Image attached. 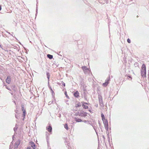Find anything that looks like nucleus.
<instances>
[{"mask_svg":"<svg viewBox=\"0 0 149 149\" xmlns=\"http://www.w3.org/2000/svg\"><path fill=\"white\" fill-rule=\"evenodd\" d=\"M129 78H131V79H132V77H131V76H127V79H129Z\"/></svg>","mask_w":149,"mask_h":149,"instance_id":"nucleus-19","label":"nucleus"},{"mask_svg":"<svg viewBox=\"0 0 149 149\" xmlns=\"http://www.w3.org/2000/svg\"><path fill=\"white\" fill-rule=\"evenodd\" d=\"M22 111H23V112H26V111L23 106H22Z\"/></svg>","mask_w":149,"mask_h":149,"instance_id":"nucleus-15","label":"nucleus"},{"mask_svg":"<svg viewBox=\"0 0 149 149\" xmlns=\"http://www.w3.org/2000/svg\"><path fill=\"white\" fill-rule=\"evenodd\" d=\"M65 94L66 96V97H68V96L67 94V93L66 92H65Z\"/></svg>","mask_w":149,"mask_h":149,"instance_id":"nucleus-20","label":"nucleus"},{"mask_svg":"<svg viewBox=\"0 0 149 149\" xmlns=\"http://www.w3.org/2000/svg\"><path fill=\"white\" fill-rule=\"evenodd\" d=\"M27 149H31L30 148V147H27Z\"/></svg>","mask_w":149,"mask_h":149,"instance_id":"nucleus-25","label":"nucleus"},{"mask_svg":"<svg viewBox=\"0 0 149 149\" xmlns=\"http://www.w3.org/2000/svg\"><path fill=\"white\" fill-rule=\"evenodd\" d=\"M30 145H31V147H32L33 149H35V146L33 142L32 141L30 142Z\"/></svg>","mask_w":149,"mask_h":149,"instance_id":"nucleus-7","label":"nucleus"},{"mask_svg":"<svg viewBox=\"0 0 149 149\" xmlns=\"http://www.w3.org/2000/svg\"><path fill=\"white\" fill-rule=\"evenodd\" d=\"M22 116L24 117V118L26 116V112H23Z\"/></svg>","mask_w":149,"mask_h":149,"instance_id":"nucleus-16","label":"nucleus"},{"mask_svg":"<svg viewBox=\"0 0 149 149\" xmlns=\"http://www.w3.org/2000/svg\"><path fill=\"white\" fill-rule=\"evenodd\" d=\"M102 120L103 121L104 127L107 130L108 129V124L107 120L105 118L104 114L102 113L101 114Z\"/></svg>","mask_w":149,"mask_h":149,"instance_id":"nucleus-1","label":"nucleus"},{"mask_svg":"<svg viewBox=\"0 0 149 149\" xmlns=\"http://www.w3.org/2000/svg\"><path fill=\"white\" fill-rule=\"evenodd\" d=\"M75 120L77 122H81L82 120L81 119L75 118Z\"/></svg>","mask_w":149,"mask_h":149,"instance_id":"nucleus-11","label":"nucleus"},{"mask_svg":"<svg viewBox=\"0 0 149 149\" xmlns=\"http://www.w3.org/2000/svg\"><path fill=\"white\" fill-rule=\"evenodd\" d=\"M82 104H84V105H85V104H88L87 103L84 102H83V103H82Z\"/></svg>","mask_w":149,"mask_h":149,"instance_id":"nucleus-21","label":"nucleus"},{"mask_svg":"<svg viewBox=\"0 0 149 149\" xmlns=\"http://www.w3.org/2000/svg\"><path fill=\"white\" fill-rule=\"evenodd\" d=\"M89 111L90 112H91V110H89Z\"/></svg>","mask_w":149,"mask_h":149,"instance_id":"nucleus-26","label":"nucleus"},{"mask_svg":"<svg viewBox=\"0 0 149 149\" xmlns=\"http://www.w3.org/2000/svg\"><path fill=\"white\" fill-rule=\"evenodd\" d=\"M65 128L67 130H68V126L67 124H65L64 125Z\"/></svg>","mask_w":149,"mask_h":149,"instance_id":"nucleus-14","label":"nucleus"},{"mask_svg":"<svg viewBox=\"0 0 149 149\" xmlns=\"http://www.w3.org/2000/svg\"><path fill=\"white\" fill-rule=\"evenodd\" d=\"M82 106L84 108L87 109L88 108V107L87 106L85 105L84 104H82Z\"/></svg>","mask_w":149,"mask_h":149,"instance_id":"nucleus-13","label":"nucleus"},{"mask_svg":"<svg viewBox=\"0 0 149 149\" xmlns=\"http://www.w3.org/2000/svg\"><path fill=\"white\" fill-rule=\"evenodd\" d=\"M47 130L49 132H51L52 130V128L51 126L50 125L47 127Z\"/></svg>","mask_w":149,"mask_h":149,"instance_id":"nucleus-6","label":"nucleus"},{"mask_svg":"<svg viewBox=\"0 0 149 149\" xmlns=\"http://www.w3.org/2000/svg\"><path fill=\"white\" fill-rule=\"evenodd\" d=\"M47 57L50 59L52 58L53 57V56L52 55L49 54H48L47 55Z\"/></svg>","mask_w":149,"mask_h":149,"instance_id":"nucleus-12","label":"nucleus"},{"mask_svg":"<svg viewBox=\"0 0 149 149\" xmlns=\"http://www.w3.org/2000/svg\"><path fill=\"white\" fill-rule=\"evenodd\" d=\"M81 106V104L79 102H78L75 104L76 107H80Z\"/></svg>","mask_w":149,"mask_h":149,"instance_id":"nucleus-10","label":"nucleus"},{"mask_svg":"<svg viewBox=\"0 0 149 149\" xmlns=\"http://www.w3.org/2000/svg\"><path fill=\"white\" fill-rule=\"evenodd\" d=\"M47 78L49 79V77H50L49 73H47Z\"/></svg>","mask_w":149,"mask_h":149,"instance_id":"nucleus-17","label":"nucleus"},{"mask_svg":"<svg viewBox=\"0 0 149 149\" xmlns=\"http://www.w3.org/2000/svg\"><path fill=\"white\" fill-rule=\"evenodd\" d=\"M82 69L83 71L85 72H87L88 70V68L86 66H83L82 67Z\"/></svg>","mask_w":149,"mask_h":149,"instance_id":"nucleus-8","label":"nucleus"},{"mask_svg":"<svg viewBox=\"0 0 149 149\" xmlns=\"http://www.w3.org/2000/svg\"><path fill=\"white\" fill-rule=\"evenodd\" d=\"M1 10V5H0V10Z\"/></svg>","mask_w":149,"mask_h":149,"instance_id":"nucleus-22","label":"nucleus"},{"mask_svg":"<svg viewBox=\"0 0 149 149\" xmlns=\"http://www.w3.org/2000/svg\"><path fill=\"white\" fill-rule=\"evenodd\" d=\"M6 82L7 83L9 84L11 82V78L10 76H8L6 79Z\"/></svg>","mask_w":149,"mask_h":149,"instance_id":"nucleus-4","label":"nucleus"},{"mask_svg":"<svg viewBox=\"0 0 149 149\" xmlns=\"http://www.w3.org/2000/svg\"><path fill=\"white\" fill-rule=\"evenodd\" d=\"M79 94L78 91H76L74 93V95L75 97H78L79 96Z\"/></svg>","mask_w":149,"mask_h":149,"instance_id":"nucleus-5","label":"nucleus"},{"mask_svg":"<svg viewBox=\"0 0 149 149\" xmlns=\"http://www.w3.org/2000/svg\"><path fill=\"white\" fill-rule=\"evenodd\" d=\"M87 113L83 111H82L79 115L81 116L86 117L87 116Z\"/></svg>","mask_w":149,"mask_h":149,"instance_id":"nucleus-3","label":"nucleus"},{"mask_svg":"<svg viewBox=\"0 0 149 149\" xmlns=\"http://www.w3.org/2000/svg\"><path fill=\"white\" fill-rule=\"evenodd\" d=\"M146 66L144 64H143L141 69V75L142 77H146Z\"/></svg>","mask_w":149,"mask_h":149,"instance_id":"nucleus-2","label":"nucleus"},{"mask_svg":"<svg viewBox=\"0 0 149 149\" xmlns=\"http://www.w3.org/2000/svg\"><path fill=\"white\" fill-rule=\"evenodd\" d=\"M63 86H65V84L64 83H63Z\"/></svg>","mask_w":149,"mask_h":149,"instance_id":"nucleus-24","label":"nucleus"},{"mask_svg":"<svg viewBox=\"0 0 149 149\" xmlns=\"http://www.w3.org/2000/svg\"><path fill=\"white\" fill-rule=\"evenodd\" d=\"M127 42L129 43H130L131 42V40L129 38H128L127 39Z\"/></svg>","mask_w":149,"mask_h":149,"instance_id":"nucleus-18","label":"nucleus"},{"mask_svg":"<svg viewBox=\"0 0 149 149\" xmlns=\"http://www.w3.org/2000/svg\"><path fill=\"white\" fill-rule=\"evenodd\" d=\"M108 84L109 80H107L105 83H103V86H106Z\"/></svg>","mask_w":149,"mask_h":149,"instance_id":"nucleus-9","label":"nucleus"},{"mask_svg":"<svg viewBox=\"0 0 149 149\" xmlns=\"http://www.w3.org/2000/svg\"><path fill=\"white\" fill-rule=\"evenodd\" d=\"M51 90L52 93H54V91H53L52 90V89L51 88Z\"/></svg>","mask_w":149,"mask_h":149,"instance_id":"nucleus-23","label":"nucleus"}]
</instances>
